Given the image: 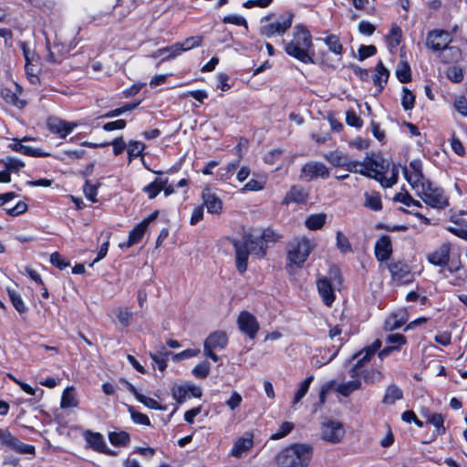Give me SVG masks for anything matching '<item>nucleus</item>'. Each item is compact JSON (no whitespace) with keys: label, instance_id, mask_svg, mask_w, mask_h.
I'll use <instances>...</instances> for the list:
<instances>
[{"label":"nucleus","instance_id":"nucleus-9","mask_svg":"<svg viewBox=\"0 0 467 467\" xmlns=\"http://www.w3.org/2000/svg\"><path fill=\"white\" fill-rule=\"evenodd\" d=\"M452 41L451 34L446 30L434 29L428 33L426 37V47L433 52L446 47Z\"/></svg>","mask_w":467,"mask_h":467},{"label":"nucleus","instance_id":"nucleus-38","mask_svg":"<svg viewBox=\"0 0 467 467\" xmlns=\"http://www.w3.org/2000/svg\"><path fill=\"white\" fill-rule=\"evenodd\" d=\"M365 202L364 205L372 210V211H379L382 209V202L380 194L376 192H365L364 193Z\"/></svg>","mask_w":467,"mask_h":467},{"label":"nucleus","instance_id":"nucleus-17","mask_svg":"<svg viewBox=\"0 0 467 467\" xmlns=\"http://www.w3.org/2000/svg\"><path fill=\"white\" fill-rule=\"evenodd\" d=\"M400 168L402 169L401 166L392 164L389 171L388 170L379 171L373 176V179L378 181L382 187L389 188L397 183Z\"/></svg>","mask_w":467,"mask_h":467},{"label":"nucleus","instance_id":"nucleus-20","mask_svg":"<svg viewBox=\"0 0 467 467\" xmlns=\"http://www.w3.org/2000/svg\"><path fill=\"white\" fill-rule=\"evenodd\" d=\"M392 254L391 239L389 235H382L375 244V256L380 261L388 260Z\"/></svg>","mask_w":467,"mask_h":467},{"label":"nucleus","instance_id":"nucleus-59","mask_svg":"<svg viewBox=\"0 0 467 467\" xmlns=\"http://www.w3.org/2000/svg\"><path fill=\"white\" fill-rule=\"evenodd\" d=\"M263 244L267 246L269 243H275L280 235L272 229H265L260 235Z\"/></svg>","mask_w":467,"mask_h":467},{"label":"nucleus","instance_id":"nucleus-45","mask_svg":"<svg viewBox=\"0 0 467 467\" xmlns=\"http://www.w3.org/2000/svg\"><path fill=\"white\" fill-rule=\"evenodd\" d=\"M396 76L401 83H407L410 80V67L407 62L401 61L396 69Z\"/></svg>","mask_w":467,"mask_h":467},{"label":"nucleus","instance_id":"nucleus-44","mask_svg":"<svg viewBox=\"0 0 467 467\" xmlns=\"http://www.w3.org/2000/svg\"><path fill=\"white\" fill-rule=\"evenodd\" d=\"M7 293L16 311L20 314L26 312L27 307L26 306L20 295L11 288L7 289Z\"/></svg>","mask_w":467,"mask_h":467},{"label":"nucleus","instance_id":"nucleus-56","mask_svg":"<svg viewBox=\"0 0 467 467\" xmlns=\"http://www.w3.org/2000/svg\"><path fill=\"white\" fill-rule=\"evenodd\" d=\"M337 247L344 254L352 251L348 237L341 232L337 233Z\"/></svg>","mask_w":467,"mask_h":467},{"label":"nucleus","instance_id":"nucleus-61","mask_svg":"<svg viewBox=\"0 0 467 467\" xmlns=\"http://www.w3.org/2000/svg\"><path fill=\"white\" fill-rule=\"evenodd\" d=\"M265 187V181L251 179L240 191L244 192L247 191L257 192L263 190Z\"/></svg>","mask_w":467,"mask_h":467},{"label":"nucleus","instance_id":"nucleus-6","mask_svg":"<svg viewBox=\"0 0 467 467\" xmlns=\"http://www.w3.org/2000/svg\"><path fill=\"white\" fill-rule=\"evenodd\" d=\"M417 195L429 206L436 209H444L449 205L448 198L444 191L435 186L431 181L421 185Z\"/></svg>","mask_w":467,"mask_h":467},{"label":"nucleus","instance_id":"nucleus-58","mask_svg":"<svg viewBox=\"0 0 467 467\" xmlns=\"http://www.w3.org/2000/svg\"><path fill=\"white\" fill-rule=\"evenodd\" d=\"M383 378H384L383 374L379 370L375 369V368L368 370V371H365V374H364V380L366 383H368V384L379 382L382 380Z\"/></svg>","mask_w":467,"mask_h":467},{"label":"nucleus","instance_id":"nucleus-47","mask_svg":"<svg viewBox=\"0 0 467 467\" xmlns=\"http://www.w3.org/2000/svg\"><path fill=\"white\" fill-rule=\"evenodd\" d=\"M1 162L5 165L6 170L14 172L18 171L25 166V163L21 160L14 157H6L3 159Z\"/></svg>","mask_w":467,"mask_h":467},{"label":"nucleus","instance_id":"nucleus-5","mask_svg":"<svg viewBox=\"0 0 467 467\" xmlns=\"http://www.w3.org/2000/svg\"><path fill=\"white\" fill-rule=\"evenodd\" d=\"M316 247L313 240L306 237L295 238L287 245V260L290 264L302 266Z\"/></svg>","mask_w":467,"mask_h":467},{"label":"nucleus","instance_id":"nucleus-50","mask_svg":"<svg viewBox=\"0 0 467 467\" xmlns=\"http://www.w3.org/2000/svg\"><path fill=\"white\" fill-rule=\"evenodd\" d=\"M144 148L145 146L142 142L136 140L130 141L128 146L129 161H131L133 159L139 157L142 153Z\"/></svg>","mask_w":467,"mask_h":467},{"label":"nucleus","instance_id":"nucleus-18","mask_svg":"<svg viewBox=\"0 0 467 467\" xmlns=\"http://www.w3.org/2000/svg\"><path fill=\"white\" fill-rule=\"evenodd\" d=\"M85 439L89 447L94 451L106 453L108 455H115L114 451L108 449L104 438L100 433L87 431L85 432Z\"/></svg>","mask_w":467,"mask_h":467},{"label":"nucleus","instance_id":"nucleus-36","mask_svg":"<svg viewBox=\"0 0 467 467\" xmlns=\"http://www.w3.org/2000/svg\"><path fill=\"white\" fill-rule=\"evenodd\" d=\"M314 379V376H308L305 380H303L297 389V390L295 392L294 398L292 400V407L296 409V404H298L301 400L305 397V395L307 393L310 384L312 383Z\"/></svg>","mask_w":467,"mask_h":467},{"label":"nucleus","instance_id":"nucleus-26","mask_svg":"<svg viewBox=\"0 0 467 467\" xmlns=\"http://www.w3.org/2000/svg\"><path fill=\"white\" fill-rule=\"evenodd\" d=\"M388 267L394 280H403L410 274V266L402 261L392 262Z\"/></svg>","mask_w":467,"mask_h":467},{"label":"nucleus","instance_id":"nucleus-21","mask_svg":"<svg viewBox=\"0 0 467 467\" xmlns=\"http://www.w3.org/2000/svg\"><path fill=\"white\" fill-rule=\"evenodd\" d=\"M203 202L207 208L208 213L219 214L223 209L222 200L213 193L209 188H205L202 194Z\"/></svg>","mask_w":467,"mask_h":467},{"label":"nucleus","instance_id":"nucleus-15","mask_svg":"<svg viewBox=\"0 0 467 467\" xmlns=\"http://www.w3.org/2000/svg\"><path fill=\"white\" fill-rule=\"evenodd\" d=\"M381 341L376 339L371 345L362 348L358 353L352 356V359H357L355 366L364 369L366 364H368L372 356L380 348Z\"/></svg>","mask_w":467,"mask_h":467},{"label":"nucleus","instance_id":"nucleus-60","mask_svg":"<svg viewBox=\"0 0 467 467\" xmlns=\"http://www.w3.org/2000/svg\"><path fill=\"white\" fill-rule=\"evenodd\" d=\"M137 400L141 402L144 406L148 407L151 410H163L164 408L161 407L154 399L149 398L142 394H140L137 398Z\"/></svg>","mask_w":467,"mask_h":467},{"label":"nucleus","instance_id":"nucleus-30","mask_svg":"<svg viewBox=\"0 0 467 467\" xmlns=\"http://www.w3.org/2000/svg\"><path fill=\"white\" fill-rule=\"evenodd\" d=\"M403 399V391L397 385H389L386 388L385 394L382 399V403L386 405H392L397 400Z\"/></svg>","mask_w":467,"mask_h":467},{"label":"nucleus","instance_id":"nucleus-46","mask_svg":"<svg viewBox=\"0 0 467 467\" xmlns=\"http://www.w3.org/2000/svg\"><path fill=\"white\" fill-rule=\"evenodd\" d=\"M415 104L414 94L406 87L402 88L401 105L405 110L413 109Z\"/></svg>","mask_w":467,"mask_h":467},{"label":"nucleus","instance_id":"nucleus-52","mask_svg":"<svg viewBox=\"0 0 467 467\" xmlns=\"http://www.w3.org/2000/svg\"><path fill=\"white\" fill-rule=\"evenodd\" d=\"M427 421L436 428L438 434H443L445 432V428L443 426L444 420L441 414L431 413L428 416Z\"/></svg>","mask_w":467,"mask_h":467},{"label":"nucleus","instance_id":"nucleus-33","mask_svg":"<svg viewBox=\"0 0 467 467\" xmlns=\"http://www.w3.org/2000/svg\"><path fill=\"white\" fill-rule=\"evenodd\" d=\"M361 387V379H356L337 385L336 390L344 397H348L352 392Z\"/></svg>","mask_w":467,"mask_h":467},{"label":"nucleus","instance_id":"nucleus-7","mask_svg":"<svg viewBox=\"0 0 467 467\" xmlns=\"http://www.w3.org/2000/svg\"><path fill=\"white\" fill-rule=\"evenodd\" d=\"M345 432V428L339 421L326 420L321 424V438L327 442H340Z\"/></svg>","mask_w":467,"mask_h":467},{"label":"nucleus","instance_id":"nucleus-4","mask_svg":"<svg viewBox=\"0 0 467 467\" xmlns=\"http://www.w3.org/2000/svg\"><path fill=\"white\" fill-rule=\"evenodd\" d=\"M343 278L340 270L333 265L327 275H320L317 280V288L319 296L327 306H331L336 299V290H339Z\"/></svg>","mask_w":467,"mask_h":467},{"label":"nucleus","instance_id":"nucleus-24","mask_svg":"<svg viewBox=\"0 0 467 467\" xmlns=\"http://www.w3.org/2000/svg\"><path fill=\"white\" fill-rule=\"evenodd\" d=\"M254 444L253 435L251 433H245L244 436L239 438L234 442L232 448V455L234 457H240L243 453L249 451Z\"/></svg>","mask_w":467,"mask_h":467},{"label":"nucleus","instance_id":"nucleus-13","mask_svg":"<svg viewBox=\"0 0 467 467\" xmlns=\"http://www.w3.org/2000/svg\"><path fill=\"white\" fill-rule=\"evenodd\" d=\"M451 244L446 243L427 254V261L435 266L445 267L450 263Z\"/></svg>","mask_w":467,"mask_h":467},{"label":"nucleus","instance_id":"nucleus-35","mask_svg":"<svg viewBox=\"0 0 467 467\" xmlns=\"http://www.w3.org/2000/svg\"><path fill=\"white\" fill-rule=\"evenodd\" d=\"M362 163L364 164V166H358V171H356L355 172H358L369 178H373V176H375V174L379 171V167H380L381 170H384V166L380 165L378 161H368L366 160Z\"/></svg>","mask_w":467,"mask_h":467},{"label":"nucleus","instance_id":"nucleus-40","mask_svg":"<svg viewBox=\"0 0 467 467\" xmlns=\"http://www.w3.org/2000/svg\"><path fill=\"white\" fill-rule=\"evenodd\" d=\"M326 213H314L306 219L305 224L309 230H318L326 223Z\"/></svg>","mask_w":467,"mask_h":467},{"label":"nucleus","instance_id":"nucleus-31","mask_svg":"<svg viewBox=\"0 0 467 467\" xmlns=\"http://www.w3.org/2000/svg\"><path fill=\"white\" fill-rule=\"evenodd\" d=\"M318 40L323 41L328 47V50L332 52L334 55L338 57L342 56L344 48L343 45L340 42L339 36L331 34L324 38H318Z\"/></svg>","mask_w":467,"mask_h":467},{"label":"nucleus","instance_id":"nucleus-41","mask_svg":"<svg viewBox=\"0 0 467 467\" xmlns=\"http://www.w3.org/2000/svg\"><path fill=\"white\" fill-rule=\"evenodd\" d=\"M202 36H193L186 38L182 42L176 43V51L182 50V52H185L191 50L194 47H198L202 45Z\"/></svg>","mask_w":467,"mask_h":467},{"label":"nucleus","instance_id":"nucleus-54","mask_svg":"<svg viewBox=\"0 0 467 467\" xmlns=\"http://www.w3.org/2000/svg\"><path fill=\"white\" fill-rule=\"evenodd\" d=\"M211 366L208 361H202L192 369V374L198 379H205L210 373Z\"/></svg>","mask_w":467,"mask_h":467},{"label":"nucleus","instance_id":"nucleus-37","mask_svg":"<svg viewBox=\"0 0 467 467\" xmlns=\"http://www.w3.org/2000/svg\"><path fill=\"white\" fill-rule=\"evenodd\" d=\"M78 406L75 390L72 387L64 389L61 397L60 407L62 409L75 408Z\"/></svg>","mask_w":467,"mask_h":467},{"label":"nucleus","instance_id":"nucleus-34","mask_svg":"<svg viewBox=\"0 0 467 467\" xmlns=\"http://www.w3.org/2000/svg\"><path fill=\"white\" fill-rule=\"evenodd\" d=\"M167 182L168 179L156 178L152 182L143 188V192L148 194L150 199H153L162 191L163 186H165Z\"/></svg>","mask_w":467,"mask_h":467},{"label":"nucleus","instance_id":"nucleus-42","mask_svg":"<svg viewBox=\"0 0 467 467\" xmlns=\"http://www.w3.org/2000/svg\"><path fill=\"white\" fill-rule=\"evenodd\" d=\"M109 440L114 446H127L130 441L129 433L123 431L109 432Z\"/></svg>","mask_w":467,"mask_h":467},{"label":"nucleus","instance_id":"nucleus-11","mask_svg":"<svg viewBox=\"0 0 467 467\" xmlns=\"http://www.w3.org/2000/svg\"><path fill=\"white\" fill-rule=\"evenodd\" d=\"M239 329L250 338H254L259 330V323L255 317L248 311H242L237 318Z\"/></svg>","mask_w":467,"mask_h":467},{"label":"nucleus","instance_id":"nucleus-2","mask_svg":"<svg viewBox=\"0 0 467 467\" xmlns=\"http://www.w3.org/2000/svg\"><path fill=\"white\" fill-rule=\"evenodd\" d=\"M232 244L235 251L236 268L241 274L247 269L249 254L262 258L266 254V245L263 244L259 235L250 233L244 234L243 241L233 240Z\"/></svg>","mask_w":467,"mask_h":467},{"label":"nucleus","instance_id":"nucleus-57","mask_svg":"<svg viewBox=\"0 0 467 467\" xmlns=\"http://www.w3.org/2000/svg\"><path fill=\"white\" fill-rule=\"evenodd\" d=\"M83 192L86 198L92 202H97L96 196L98 194V186L90 183L89 181H86L85 185L83 187Z\"/></svg>","mask_w":467,"mask_h":467},{"label":"nucleus","instance_id":"nucleus-63","mask_svg":"<svg viewBox=\"0 0 467 467\" xmlns=\"http://www.w3.org/2000/svg\"><path fill=\"white\" fill-rule=\"evenodd\" d=\"M50 263L61 270L67 268L69 265V263L57 252H55L50 255Z\"/></svg>","mask_w":467,"mask_h":467},{"label":"nucleus","instance_id":"nucleus-8","mask_svg":"<svg viewBox=\"0 0 467 467\" xmlns=\"http://www.w3.org/2000/svg\"><path fill=\"white\" fill-rule=\"evenodd\" d=\"M293 16L291 14L286 16H281L276 21L263 25L260 27V33L266 36H282L290 28L292 25Z\"/></svg>","mask_w":467,"mask_h":467},{"label":"nucleus","instance_id":"nucleus-27","mask_svg":"<svg viewBox=\"0 0 467 467\" xmlns=\"http://www.w3.org/2000/svg\"><path fill=\"white\" fill-rule=\"evenodd\" d=\"M147 228L144 226V224H141L140 223H138L130 232L129 234V238L126 242L119 244V247L121 249L123 248H130L132 245L138 244L142 239Z\"/></svg>","mask_w":467,"mask_h":467},{"label":"nucleus","instance_id":"nucleus-39","mask_svg":"<svg viewBox=\"0 0 467 467\" xmlns=\"http://www.w3.org/2000/svg\"><path fill=\"white\" fill-rule=\"evenodd\" d=\"M307 200V193L301 187L293 186L290 191L286 193L285 202H305Z\"/></svg>","mask_w":467,"mask_h":467},{"label":"nucleus","instance_id":"nucleus-29","mask_svg":"<svg viewBox=\"0 0 467 467\" xmlns=\"http://www.w3.org/2000/svg\"><path fill=\"white\" fill-rule=\"evenodd\" d=\"M441 52V61L449 64L454 63L460 60L462 57V51L459 47L448 45L446 47L439 50Z\"/></svg>","mask_w":467,"mask_h":467},{"label":"nucleus","instance_id":"nucleus-23","mask_svg":"<svg viewBox=\"0 0 467 467\" xmlns=\"http://www.w3.org/2000/svg\"><path fill=\"white\" fill-rule=\"evenodd\" d=\"M228 337L225 332L215 331L204 340L203 347L223 349L227 346Z\"/></svg>","mask_w":467,"mask_h":467},{"label":"nucleus","instance_id":"nucleus-12","mask_svg":"<svg viewBox=\"0 0 467 467\" xmlns=\"http://www.w3.org/2000/svg\"><path fill=\"white\" fill-rule=\"evenodd\" d=\"M171 395L178 403H183L188 397H202V389L192 384L173 385L171 388Z\"/></svg>","mask_w":467,"mask_h":467},{"label":"nucleus","instance_id":"nucleus-22","mask_svg":"<svg viewBox=\"0 0 467 467\" xmlns=\"http://www.w3.org/2000/svg\"><path fill=\"white\" fill-rule=\"evenodd\" d=\"M389 78V71L384 66L382 61H379L377 66L375 67V72L371 76L374 86L377 88V91L380 93L385 88L388 79Z\"/></svg>","mask_w":467,"mask_h":467},{"label":"nucleus","instance_id":"nucleus-19","mask_svg":"<svg viewBox=\"0 0 467 467\" xmlns=\"http://www.w3.org/2000/svg\"><path fill=\"white\" fill-rule=\"evenodd\" d=\"M21 87L17 84H14L12 88H4L1 89V96L6 103L16 106L18 109H22L26 105V101L19 98L21 94Z\"/></svg>","mask_w":467,"mask_h":467},{"label":"nucleus","instance_id":"nucleus-10","mask_svg":"<svg viewBox=\"0 0 467 467\" xmlns=\"http://www.w3.org/2000/svg\"><path fill=\"white\" fill-rule=\"evenodd\" d=\"M327 161L333 166L344 168L348 171H358V166H364L358 161L351 160L341 151H332L326 155Z\"/></svg>","mask_w":467,"mask_h":467},{"label":"nucleus","instance_id":"nucleus-43","mask_svg":"<svg viewBox=\"0 0 467 467\" xmlns=\"http://www.w3.org/2000/svg\"><path fill=\"white\" fill-rule=\"evenodd\" d=\"M402 31L398 26H392L389 34L387 36L388 45L390 49L397 48L400 43Z\"/></svg>","mask_w":467,"mask_h":467},{"label":"nucleus","instance_id":"nucleus-62","mask_svg":"<svg viewBox=\"0 0 467 467\" xmlns=\"http://www.w3.org/2000/svg\"><path fill=\"white\" fill-rule=\"evenodd\" d=\"M447 77L453 82L459 83L463 78V71L461 67L453 66L448 68Z\"/></svg>","mask_w":467,"mask_h":467},{"label":"nucleus","instance_id":"nucleus-16","mask_svg":"<svg viewBox=\"0 0 467 467\" xmlns=\"http://www.w3.org/2000/svg\"><path fill=\"white\" fill-rule=\"evenodd\" d=\"M47 127L52 133L65 139L76 127L74 122H67L57 118H50L47 120Z\"/></svg>","mask_w":467,"mask_h":467},{"label":"nucleus","instance_id":"nucleus-48","mask_svg":"<svg viewBox=\"0 0 467 467\" xmlns=\"http://www.w3.org/2000/svg\"><path fill=\"white\" fill-rule=\"evenodd\" d=\"M128 411L130 412V417L134 423L140 424V425H146V426L150 425V419L148 418V416L141 412L137 411L134 409V407L128 406Z\"/></svg>","mask_w":467,"mask_h":467},{"label":"nucleus","instance_id":"nucleus-49","mask_svg":"<svg viewBox=\"0 0 467 467\" xmlns=\"http://www.w3.org/2000/svg\"><path fill=\"white\" fill-rule=\"evenodd\" d=\"M407 342L406 337L401 334H390L386 338V343L395 350H399Z\"/></svg>","mask_w":467,"mask_h":467},{"label":"nucleus","instance_id":"nucleus-25","mask_svg":"<svg viewBox=\"0 0 467 467\" xmlns=\"http://www.w3.org/2000/svg\"><path fill=\"white\" fill-rule=\"evenodd\" d=\"M402 172L406 181L416 192L420 191L421 185H425V182L430 181L423 173L410 172V170L406 166L402 167Z\"/></svg>","mask_w":467,"mask_h":467},{"label":"nucleus","instance_id":"nucleus-64","mask_svg":"<svg viewBox=\"0 0 467 467\" xmlns=\"http://www.w3.org/2000/svg\"><path fill=\"white\" fill-rule=\"evenodd\" d=\"M346 122L351 127L360 128L363 124L361 119L354 110H348L346 114Z\"/></svg>","mask_w":467,"mask_h":467},{"label":"nucleus","instance_id":"nucleus-28","mask_svg":"<svg viewBox=\"0 0 467 467\" xmlns=\"http://www.w3.org/2000/svg\"><path fill=\"white\" fill-rule=\"evenodd\" d=\"M9 148H11L15 151L21 152L25 155L32 157H41L49 155L48 153L43 152L40 149L24 145L23 142L18 141V139H15L14 143L10 144Z\"/></svg>","mask_w":467,"mask_h":467},{"label":"nucleus","instance_id":"nucleus-55","mask_svg":"<svg viewBox=\"0 0 467 467\" xmlns=\"http://www.w3.org/2000/svg\"><path fill=\"white\" fill-rule=\"evenodd\" d=\"M115 314L122 326L128 327L130 324L132 312L129 308H119L116 310Z\"/></svg>","mask_w":467,"mask_h":467},{"label":"nucleus","instance_id":"nucleus-3","mask_svg":"<svg viewBox=\"0 0 467 467\" xmlns=\"http://www.w3.org/2000/svg\"><path fill=\"white\" fill-rule=\"evenodd\" d=\"M313 447L306 443H294L283 449L275 457L278 467H307Z\"/></svg>","mask_w":467,"mask_h":467},{"label":"nucleus","instance_id":"nucleus-1","mask_svg":"<svg viewBox=\"0 0 467 467\" xmlns=\"http://www.w3.org/2000/svg\"><path fill=\"white\" fill-rule=\"evenodd\" d=\"M285 53L304 64H324L325 60L315 58L312 36L309 30L301 25L296 26L293 38L285 45Z\"/></svg>","mask_w":467,"mask_h":467},{"label":"nucleus","instance_id":"nucleus-51","mask_svg":"<svg viewBox=\"0 0 467 467\" xmlns=\"http://www.w3.org/2000/svg\"><path fill=\"white\" fill-rule=\"evenodd\" d=\"M11 449L20 454H35L36 452V449L33 445L24 443L20 441L17 438L13 443Z\"/></svg>","mask_w":467,"mask_h":467},{"label":"nucleus","instance_id":"nucleus-32","mask_svg":"<svg viewBox=\"0 0 467 467\" xmlns=\"http://www.w3.org/2000/svg\"><path fill=\"white\" fill-rule=\"evenodd\" d=\"M406 315L403 312L392 314L386 319L384 328L388 331L398 329L406 323Z\"/></svg>","mask_w":467,"mask_h":467},{"label":"nucleus","instance_id":"nucleus-53","mask_svg":"<svg viewBox=\"0 0 467 467\" xmlns=\"http://www.w3.org/2000/svg\"><path fill=\"white\" fill-rule=\"evenodd\" d=\"M294 429V424L290 421H284L276 432L273 433L270 437L271 440H279L285 437Z\"/></svg>","mask_w":467,"mask_h":467},{"label":"nucleus","instance_id":"nucleus-14","mask_svg":"<svg viewBox=\"0 0 467 467\" xmlns=\"http://www.w3.org/2000/svg\"><path fill=\"white\" fill-rule=\"evenodd\" d=\"M329 171L327 168L321 162H308L303 166L301 171V177L311 181L316 178H327Z\"/></svg>","mask_w":467,"mask_h":467}]
</instances>
